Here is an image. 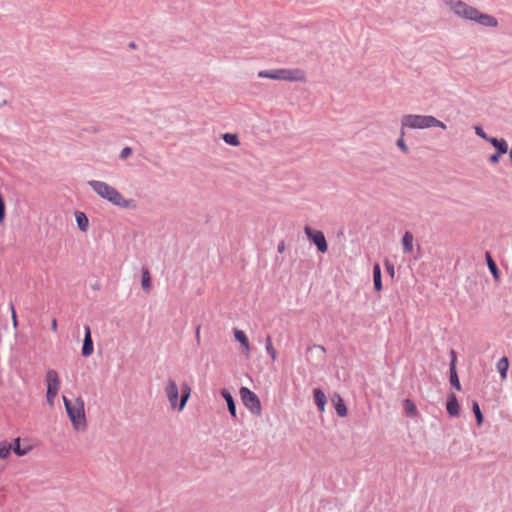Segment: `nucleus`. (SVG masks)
I'll use <instances>...</instances> for the list:
<instances>
[{"instance_id":"f257e3e1","label":"nucleus","mask_w":512,"mask_h":512,"mask_svg":"<svg viewBox=\"0 0 512 512\" xmlns=\"http://www.w3.org/2000/svg\"><path fill=\"white\" fill-rule=\"evenodd\" d=\"M88 185L101 198L109 201L115 206L126 209H135L137 207L134 199H125L123 195L113 186L99 180H90Z\"/></svg>"},{"instance_id":"f03ea898","label":"nucleus","mask_w":512,"mask_h":512,"mask_svg":"<svg viewBox=\"0 0 512 512\" xmlns=\"http://www.w3.org/2000/svg\"><path fill=\"white\" fill-rule=\"evenodd\" d=\"M402 129L404 127L410 129H426L431 127H439L443 130L447 128L446 124L432 115H415L409 114L402 118Z\"/></svg>"},{"instance_id":"7ed1b4c3","label":"nucleus","mask_w":512,"mask_h":512,"mask_svg":"<svg viewBox=\"0 0 512 512\" xmlns=\"http://www.w3.org/2000/svg\"><path fill=\"white\" fill-rule=\"evenodd\" d=\"M63 402L74 429L84 428L86 426V417L83 399L78 397L75 402H72L66 396H63Z\"/></svg>"},{"instance_id":"20e7f679","label":"nucleus","mask_w":512,"mask_h":512,"mask_svg":"<svg viewBox=\"0 0 512 512\" xmlns=\"http://www.w3.org/2000/svg\"><path fill=\"white\" fill-rule=\"evenodd\" d=\"M258 77L260 78H269L273 80H285V81H295V82H303L305 81V73L301 69H270V70H261L258 72Z\"/></svg>"},{"instance_id":"39448f33","label":"nucleus","mask_w":512,"mask_h":512,"mask_svg":"<svg viewBox=\"0 0 512 512\" xmlns=\"http://www.w3.org/2000/svg\"><path fill=\"white\" fill-rule=\"evenodd\" d=\"M239 393L245 407L255 416L261 415V402L259 397L247 387H241Z\"/></svg>"},{"instance_id":"423d86ee","label":"nucleus","mask_w":512,"mask_h":512,"mask_svg":"<svg viewBox=\"0 0 512 512\" xmlns=\"http://www.w3.org/2000/svg\"><path fill=\"white\" fill-rule=\"evenodd\" d=\"M448 5L454 14H456L457 16H459L465 20L473 21L475 16L478 13L477 8L470 6L461 0H451L448 3Z\"/></svg>"},{"instance_id":"0eeeda50","label":"nucleus","mask_w":512,"mask_h":512,"mask_svg":"<svg viewBox=\"0 0 512 512\" xmlns=\"http://www.w3.org/2000/svg\"><path fill=\"white\" fill-rule=\"evenodd\" d=\"M46 385H47V390H46V398H47V402L50 404V405H53L54 404V400L58 394V391H59V388H60V380H59V376H58V373L53 370V369H50L47 371L46 373Z\"/></svg>"},{"instance_id":"6e6552de","label":"nucleus","mask_w":512,"mask_h":512,"mask_svg":"<svg viewBox=\"0 0 512 512\" xmlns=\"http://www.w3.org/2000/svg\"><path fill=\"white\" fill-rule=\"evenodd\" d=\"M304 233L308 240L316 246L318 252L324 254L328 251V243L322 231L314 230L309 226H305Z\"/></svg>"},{"instance_id":"1a4fd4ad","label":"nucleus","mask_w":512,"mask_h":512,"mask_svg":"<svg viewBox=\"0 0 512 512\" xmlns=\"http://www.w3.org/2000/svg\"><path fill=\"white\" fill-rule=\"evenodd\" d=\"M165 394L168 398L171 408L178 409L179 388L174 380H172V379L168 380L167 385L165 387Z\"/></svg>"},{"instance_id":"9d476101","label":"nucleus","mask_w":512,"mask_h":512,"mask_svg":"<svg viewBox=\"0 0 512 512\" xmlns=\"http://www.w3.org/2000/svg\"><path fill=\"white\" fill-rule=\"evenodd\" d=\"M94 352V344L89 325L84 326V339L81 354L83 357H89Z\"/></svg>"},{"instance_id":"9b49d317","label":"nucleus","mask_w":512,"mask_h":512,"mask_svg":"<svg viewBox=\"0 0 512 512\" xmlns=\"http://www.w3.org/2000/svg\"><path fill=\"white\" fill-rule=\"evenodd\" d=\"M446 410L451 417H457L460 414V404L458 402L457 396L454 393H450L447 396Z\"/></svg>"},{"instance_id":"f8f14e48","label":"nucleus","mask_w":512,"mask_h":512,"mask_svg":"<svg viewBox=\"0 0 512 512\" xmlns=\"http://www.w3.org/2000/svg\"><path fill=\"white\" fill-rule=\"evenodd\" d=\"M332 404L335 408V411L339 417H346L348 414V409L345 404L344 399L341 397L340 394L334 393L331 397Z\"/></svg>"},{"instance_id":"ddd939ff","label":"nucleus","mask_w":512,"mask_h":512,"mask_svg":"<svg viewBox=\"0 0 512 512\" xmlns=\"http://www.w3.org/2000/svg\"><path fill=\"white\" fill-rule=\"evenodd\" d=\"M473 21L484 27H496L498 25V20L494 16L482 13L479 10Z\"/></svg>"},{"instance_id":"4468645a","label":"nucleus","mask_w":512,"mask_h":512,"mask_svg":"<svg viewBox=\"0 0 512 512\" xmlns=\"http://www.w3.org/2000/svg\"><path fill=\"white\" fill-rule=\"evenodd\" d=\"M221 396L227 404L228 411L233 419L237 417L236 403L232 394L227 389L221 390Z\"/></svg>"},{"instance_id":"2eb2a0df","label":"nucleus","mask_w":512,"mask_h":512,"mask_svg":"<svg viewBox=\"0 0 512 512\" xmlns=\"http://www.w3.org/2000/svg\"><path fill=\"white\" fill-rule=\"evenodd\" d=\"M313 399H314V403L317 406L318 410L320 412H323L325 410L327 398H326L324 391L321 388L313 389Z\"/></svg>"},{"instance_id":"dca6fc26","label":"nucleus","mask_w":512,"mask_h":512,"mask_svg":"<svg viewBox=\"0 0 512 512\" xmlns=\"http://www.w3.org/2000/svg\"><path fill=\"white\" fill-rule=\"evenodd\" d=\"M488 142L495 147L496 153H498V155H503V154L507 153L508 144L505 139H503V138L498 139L496 137H491L490 139H488Z\"/></svg>"},{"instance_id":"f3484780","label":"nucleus","mask_w":512,"mask_h":512,"mask_svg":"<svg viewBox=\"0 0 512 512\" xmlns=\"http://www.w3.org/2000/svg\"><path fill=\"white\" fill-rule=\"evenodd\" d=\"M190 395H191V387L187 383H183L181 385V397H180V401H179V405H178L179 411H182L185 408V406L190 398Z\"/></svg>"},{"instance_id":"a211bd4d","label":"nucleus","mask_w":512,"mask_h":512,"mask_svg":"<svg viewBox=\"0 0 512 512\" xmlns=\"http://www.w3.org/2000/svg\"><path fill=\"white\" fill-rule=\"evenodd\" d=\"M75 219L79 230L86 232L89 227V219L87 215L84 212L77 211L75 212Z\"/></svg>"},{"instance_id":"6ab92c4d","label":"nucleus","mask_w":512,"mask_h":512,"mask_svg":"<svg viewBox=\"0 0 512 512\" xmlns=\"http://www.w3.org/2000/svg\"><path fill=\"white\" fill-rule=\"evenodd\" d=\"M449 382L451 387L454 388L455 390L460 391L462 389L457 369L454 368V364L449 365Z\"/></svg>"},{"instance_id":"aec40b11","label":"nucleus","mask_w":512,"mask_h":512,"mask_svg":"<svg viewBox=\"0 0 512 512\" xmlns=\"http://www.w3.org/2000/svg\"><path fill=\"white\" fill-rule=\"evenodd\" d=\"M373 283L375 291L379 292L382 290V274L378 263L373 266Z\"/></svg>"},{"instance_id":"412c9836","label":"nucleus","mask_w":512,"mask_h":512,"mask_svg":"<svg viewBox=\"0 0 512 512\" xmlns=\"http://www.w3.org/2000/svg\"><path fill=\"white\" fill-rule=\"evenodd\" d=\"M485 260H486V263H487L490 273L492 274V276L494 277L495 280H498L499 273H500L498 266H497L496 262L493 260L491 253L488 251L485 253Z\"/></svg>"},{"instance_id":"4be33fe9","label":"nucleus","mask_w":512,"mask_h":512,"mask_svg":"<svg viewBox=\"0 0 512 512\" xmlns=\"http://www.w3.org/2000/svg\"><path fill=\"white\" fill-rule=\"evenodd\" d=\"M414 237L411 232L406 231L402 237V247L404 253H411L413 251Z\"/></svg>"},{"instance_id":"5701e85b","label":"nucleus","mask_w":512,"mask_h":512,"mask_svg":"<svg viewBox=\"0 0 512 512\" xmlns=\"http://www.w3.org/2000/svg\"><path fill=\"white\" fill-rule=\"evenodd\" d=\"M496 369L497 371L499 372L500 376L502 379H506L507 378V372H508V369H509V361H508V358L503 356L502 358H500L496 364Z\"/></svg>"},{"instance_id":"b1692460","label":"nucleus","mask_w":512,"mask_h":512,"mask_svg":"<svg viewBox=\"0 0 512 512\" xmlns=\"http://www.w3.org/2000/svg\"><path fill=\"white\" fill-rule=\"evenodd\" d=\"M403 409L410 418H414L418 413L416 404L411 399H405L403 401Z\"/></svg>"},{"instance_id":"393cba45","label":"nucleus","mask_w":512,"mask_h":512,"mask_svg":"<svg viewBox=\"0 0 512 512\" xmlns=\"http://www.w3.org/2000/svg\"><path fill=\"white\" fill-rule=\"evenodd\" d=\"M234 337H235L236 341H238L245 348L246 352L248 353L250 351V346H249L248 337L246 336L245 332L242 330H239V329H235Z\"/></svg>"},{"instance_id":"a878e982","label":"nucleus","mask_w":512,"mask_h":512,"mask_svg":"<svg viewBox=\"0 0 512 512\" xmlns=\"http://www.w3.org/2000/svg\"><path fill=\"white\" fill-rule=\"evenodd\" d=\"M472 411L476 419L477 426H481L484 422V416L480 409L479 403L474 400L472 401Z\"/></svg>"},{"instance_id":"bb28decb","label":"nucleus","mask_w":512,"mask_h":512,"mask_svg":"<svg viewBox=\"0 0 512 512\" xmlns=\"http://www.w3.org/2000/svg\"><path fill=\"white\" fill-rule=\"evenodd\" d=\"M265 349L267 354L271 357V359L275 361L277 359V352L272 344V339L269 335H267L265 339Z\"/></svg>"},{"instance_id":"cd10ccee","label":"nucleus","mask_w":512,"mask_h":512,"mask_svg":"<svg viewBox=\"0 0 512 512\" xmlns=\"http://www.w3.org/2000/svg\"><path fill=\"white\" fill-rule=\"evenodd\" d=\"M141 285L145 291H148L151 287V276L147 268L142 269Z\"/></svg>"},{"instance_id":"c85d7f7f","label":"nucleus","mask_w":512,"mask_h":512,"mask_svg":"<svg viewBox=\"0 0 512 512\" xmlns=\"http://www.w3.org/2000/svg\"><path fill=\"white\" fill-rule=\"evenodd\" d=\"M12 450V444L7 441L0 442V459H6L9 457Z\"/></svg>"},{"instance_id":"c756f323","label":"nucleus","mask_w":512,"mask_h":512,"mask_svg":"<svg viewBox=\"0 0 512 512\" xmlns=\"http://www.w3.org/2000/svg\"><path fill=\"white\" fill-rule=\"evenodd\" d=\"M12 450L17 456H24L28 453L29 448H22L20 444V439L16 438L13 441Z\"/></svg>"},{"instance_id":"7c9ffc66","label":"nucleus","mask_w":512,"mask_h":512,"mask_svg":"<svg viewBox=\"0 0 512 512\" xmlns=\"http://www.w3.org/2000/svg\"><path fill=\"white\" fill-rule=\"evenodd\" d=\"M225 143L231 146H238L240 144L239 138L237 134L234 133H225L222 136Z\"/></svg>"},{"instance_id":"2f4dec72","label":"nucleus","mask_w":512,"mask_h":512,"mask_svg":"<svg viewBox=\"0 0 512 512\" xmlns=\"http://www.w3.org/2000/svg\"><path fill=\"white\" fill-rule=\"evenodd\" d=\"M5 216H6L5 201H4L2 194L0 193V223H2L4 221Z\"/></svg>"},{"instance_id":"473e14b6","label":"nucleus","mask_w":512,"mask_h":512,"mask_svg":"<svg viewBox=\"0 0 512 512\" xmlns=\"http://www.w3.org/2000/svg\"><path fill=\"white\" fill-rule=\"evenodd\" d=\"M403 135H404V132L402 131V135L401 137L397 140L396 142V145L399 147V149L404 152V153H408L409 152V148L408 146L406 145L404 139H403Z\"/></svg>"},{"instance_id":"72a5a7b5","label":"nucleus","mask_w":512,"mask_h":512,"mask_svg":"<svg viewBox=\"0 0 512 512\" xmlns=\"http://www.w3.org/2000/svg\"><path fill=\"white\" fill-rule=\"evenodd\" d=\"M475 133L477 136H479L480 138L482 139H485L486 141H488V139H490L491 137H489L486 132L483 130L482 127L480 126H476L475 127Z\"/></svg>"},{"instance_id":"f704fd0d","label":"nucleus","mask_w":512,"mask_h":512,"mask_svg":"<svg viewBox=\"0 0 512 512\" xmlns=\"http://www.w3.org/2000/svg\"><path fill=\"white\" fill-rule=\"evenodd\" d=\"M131 154H132V148L127 146L121 150L119 158L123 160V159H126Z\"/></svg>"},{"instance_id":"c9c22d12","label":"nucleus","mask_w":512,"mask_h":512,"mask_svg":"<svg viewBox=\"0 0 512 512\" xmlns=\"http://www.w3.org/2000/svg\"><path fill=\"white\" fill-rule=\"evenodd\" d=\"M385 267H386V270H387V272L389 273V275H390L391 277H393V276H394V274H395L394 265H393L392 263H390V262L386 261V263H385Z\"/></svg>"},{"instance_id":"e433bc0d","label":"nucleus","mask_w":512,"mask_h":512,"mask_svg":"<svg viewBox=\"0 0 512 512\" xmlns=\"http://www.w3.org/2000/svg\"><path fill=\"white\" fill-rule=\"evenodd\" d=\"M500 157L501 155H498V153L495 152L494 154L490 155L489 162L491 164H496L499 162Z\"/></svg>"},{"instance_id":"4c0bfd02","label":"nucleus","mask_w":512,"mask_h":512,"mask_svg":"<svg viewBox=\"0 0 512 512\" xmlns=\"http://www.w3.org/2000/svg\"><path fill=\"white\" fill-rule=\"evenodd\" d=\"M450 357H451V360H450V364L449 365L454 364V368H456L457 355H456V352L454 350L450 351Z\"/></svg>"},{"instance_id":"58836bf2","label":"nucleus","mask_w":512,"mask_h":512,"mask_svg":"<svg viewBox=\"0 0 512 512\" xmlns=\"http://www.w3.org/2000/svg\"><path fill=\"white\" fill-rule=\"evenodd\" d=\"M200 328H201V326L197 325L196 331H195V339L198 344L200 343Z\"/></svg>"},{"instance_id":"ea45409f","label":"nucleus","mask_w":512,"mask_h":512,"mask_svg":"<svg viewBox=\"0 0 512 512\" xmlns=\"http://www.w3.org/2000/svg\"><path fill=\"white\" fill-rule=\"evenodd\" d=\"M11 317H12L13 326L17 327L18 326V319H17L16 311H13V315H11Z\"/></svg>"},{"instance_id":"a19ab883","label":"nucleus","mask_w":512,"mask_h":512,"mask_svg":"<svg viewBox=\"0 0 512 512\" xmlns=\"http://www.w3.org/2000/svg\"><path fill=\"white\" fill-rule=\"evenodd\" d=\"M284 249H285V245H284V242L282 241V242H280V243L278 244V246H277V251H278L279 253H283V252H284Z\"/></svg>"},{"instance_id":"79ce46f5","label":"nucleus","mask_w":512,"mask_h":512,"mask_svg":"<svg viewBox=\"0 0 512 512\" xmlns=\"http://www.w3.org/2000/svg\"><path fill=\"white\" fill-rule=\"evenodd\" d=\"M51 329L53 331H57V320L54 318L52 319V322H51Z\"/></svg>"},{"instance_id":"37998d69","label":"nucleus","mask_w":512,"mask_h":512,"mask_svg":"<svg viewBox=\"0 0 512 512\" xmlns=\"http://www.w3.org/2000/svg\"><path fill=\"white\" fill-rule=\"evenodd\" d=\"M9 308L11 310V314L13 315V311H15V306H14V304L12 302H10Z\"/></svg>"},{"instance_id":"c03bdc74","label":"nucleus","mask_w":512,"mask_h":512,"mask_svg":"<svg viewBox=\"0 0 512 512\" xmlns=\"http://www.w3.org/2000/svg\"><path fill=\"white\" fill-rule=\"evenodd\" d=\"M128 46L131 49H135L136 48V44L134 42H130Z\"/></svg>"},{"instance_id":"a18cd8bd","label":"nucleus","mask_w":512,"mask_h":512,"mask_svg":"<svg viewBox=\"0 0 512 512\" xmlns=\"http://www.w3.org/2000/svg\"><path fill=\"white\" fill-rule=\"evenodd\" d=\"M316 347L319 348V350H322L323 352H325V348L322 345H317Z\"/></svg>"},{"instance_id":"49530a36","label":"nucleus","mask_w":512,"mask_h":512,"mask_svg":"<svg viewBox=\"0 0 512 512\" xmlns=\"http://www.w3.org/2000/svg\"><path fill=\"white\" fill-rule=\"evenodd\" d=\"M99 288H100L99 284L93 285V289H99Z\"/></svg>"}]
</instances>
